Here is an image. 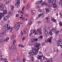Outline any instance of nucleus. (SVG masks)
Returning <instances> with one entry per match:
<instances>
[{
	"label": "nucleus",
	"mask_w": 62,
	"mask_h": 62,
	"mask_svg": "<svg viewBox=\"0 0 62 62\" xmlns=\"http://www.w3.org/2000/svg\"><path fill=\"white\" fill-rule=\"evenodd\" d=\"M41 44L40 43H39L37 42H35V44L34 46V48L32 47V49L31 50L30 52L31 53H33V54L34 55H36L37 54V53H38V50H39V49L40 48V46Z\"/></svg>",
	"instance_id": "obj_1"
},
{
	"label": "nucleus",
	"mask_w": 62,
	"mask_h": 62,
	"mask_svg": "<svg viewBox=\"0 0 62 62\" xmlns=\"http://www.w3.org/2000/svg\"><path fill=\"white\" fill-rule=\"evenodd\" d=\"M56 3V0H53V1L52 2V3L53 6V7L54 8H57V5L55 4Z\"/></svg>",
	"instance_id": "obj_2"
},
{
	"label": "nucleus",
	"mask_w": 62,
	"mask_h": 62,
	"mask_svg": "<svg viewBox=\"0 0 62 62\" xmlns=\"http://www.w3.org/2000/svg\"><path fill=\"white\" fill-rule=\"evenodd\" d=\"M20 25H17V24H15V26L14 27V28H15V30L16 31H18V30L20 28Z\"/></svg>",
	"instance_id": "obj_3"
},
{
	"label": "nucleus",
	"mask_w": 62,
	"mask_h": 62,
	"mask_svg": "<svg viewBox=\"0 0 62 62\" xmlns=\"http://www.w3.org/2000/svg\"><path fill=\"white\" fill-rule=\"evenodd\" d=\"M53 39V37H51L49 39H46L45 41V42H49V43L50 42H52V39Z\"/></svg>",
	"instance_id": "obj_4"
},
{
	"label": "nucleus",
	"mask_w": 62,
	"mask_h": 62,
	"mask_svg": "<svg viewBox=\"0 0 62 62\" xmlns=\"http://www.w3.org/2000/svg\"><path fill=\"white\" fill-rule=\"evenodd\" d=\"M6 33L5 32V31H2L0 33V37H3L4 35H6Z\"/></svg>",
	"instance_id": "obj_5"
},
{
	"label": "nucleus",
	"mask_w": 62,
	"mask_h": 62,
	"mask_svg": "<svg viewBox=\"0 0 62 62\" xmlns=\"http://www.w3.org/2000/svg\"><path fill=\"white\" fill-rule=\"evenodd\" d=\"M10 17V16L9 15H7L4 18V20H7L8 18Z\"/></svg>",
	"instance_id": "obj_6"
},
{
	"label": "nucleus",
	"mask_w": 62,
	"mask_h": 62,
	"mask_svg": "<svg viewBox=\"0 0 62 62\" xmlns=\"http://www.w3.org/2000/svg\"><path fill=\"white\" fill-rule=\"evenodd\" d=\"M42 0H41L40 1H37L35 3V5H39L40 4V3H42Z\"/></svg>",
	"instance_id": "obj_7"
},
{
	"label": "nucleus",
	"mask_w": 62,
	"mask_h": 62,
	"mask_svg": "<svg viewBox=\"0 0 62 62\" xmlns=\"http://www.w3.org/2000/svg\"><path fill=\"white\" fill-rule=\"evenodd\" d=\"M37 32H38V33H39V35H40L42 33V32H41V29H38L37 30Z\"/></svg>",
	"instance_id": "obj_8"
},
{
	"label": "nucleus",
	"mask_w": 62,
	"mask_h": 62,
	"mask_svg": "<svg viewBox=\"0 0 62 62\" xmlns=\"http://www.w3.org/2000/svg\"><path fill=\"white\" fill-rule=\"evenodd\" d=\"M9 40V37H7L6 39H4L3 40V41H5V42H7Z\"/></svg>",
	"instance_id": "obj_9"
},
{
	"label": "nucleus",
	"mask_w": 62,
	"mask_h": 62,
	"mask_svg": "<svg viewBox=\"0 0 62 62\" xmlns=\"http://www.w3.org/2000/svg\"><path fill=\"white\" fill-rule=\"evenodd\" d=\"M4 1H6V2H5V4L6 5L8 4V3H10V0H3Z\"/></svg>",
	"instance_id": "obj_10"
},
{
	"label": "nucleus",
	"mask_w": 62,
	"mask_h": 62,
	"mask_svg": "<svg viewBox=\"0 0 62 62\" xmlns=\"http://www.w3.org/2000/svg\"><path fill=\"white\" fill-rule=\"evenodd\" d=\"M44 16L43 14L42 13L39 14L38 16V18H39L40 17V16Z\"/></svg>",
	"instance_id": "obj_11"
},
{
	"label": "nucleus",
	"mask_w": 62,
	"mask_h": 62,
	"mask_svg": "<svg viewBox=\"0 0 62 62\" xmlns=\"http://www.w3.org/2000/svg\"><path fill=\"white\" fill-rule=\"evenodd\" d=\"M48 30L47 28V27H45L44 29V32H47L48 31Z\"/></svg>",
	"instance_id": "obj_12"
},
{
	"label": "nucleus",
	"mask_w": 62,
	"mask_h": 62,
	"mask_svg": "<svg viewBox=\"0 0 62 62\" xmlns=\"http://www.w3.org/2000/svg\"><path fill=\"white\" fill-rule=\"evenodd\" d=\"M23 11H24V7L22 8V10L21 11V13L23 15H24V12Z\"/></svg>",
	"instance_id": "obj_13"
},
{
	"label": "nucleus",
	"mask_w": 62,
	"mask_h": 62,
	"mask_svg": "<svg viewBox=\"0 0 62 62\" xmlns=\"http://www.w3.org/2000/svg\"><path fill=\"white\" fill-rule=\"evenodd\" d=\"M33 40L35 42H37V41H38V38H35V37H34L33 38Z\"/></svg>",
	"instance_id": "obj_14"
},
{
	"label": "nucleus",
	"mask_w": 62,
	"mask_h": 62,
	"mask_svg": "<svg viewBox=\"0 0 62 62\" xmlns=\"http://www.w3.org/2000/svg\"><path fill=\"white\" fill-rule=\"evenodd\" d=\"M48 31H45L44 32L46 36V37H48V36H49V33H48Z\"/></svg>",
	"instance_id": "obj_15"
},
{
	"label": "nucleus",
	"mask_w": 62,
	"mask_h": 62,
	"mask_svg": "<svg viewBox=\"0 0 62 62\" xmlns=\"http://www.w3.org/2000/svg\"><path fill=\"white\" fill-rule=\"evenodd\" d=\"M0 9L1 11H4V7L3 6V7H0Z\"/></svg>",
	"instance_id": "obj_16"
},
{
	"label": "nucleus",
	"mask_w": 62,
	"mask_h": 62,
	"mask_svg": "<svg viewBox=\"0 0 62 62\" xmlns=\"http://www.w3.org/2000/svg\"><path fill=\"white\" fill-rule=\"evenodd\" d=\"M15 5L16 6V7L17 8H19L20 7V5H19V3H15Z\"/></svg>",
	"instance_id": "obj_17"
},
{
	"label": "nucleus",
	"mask_w": 62,
	"mask_h": 62,
	"mask_svg": "<svg viewBox=\"0 0 62 62\" xmlns=\"http://www.w3.org/2000/svg\"><path fill=\"white\" fill-rule=\"evenodd\" d=\"M8 14L9 15H12L13 14V11L12 10H10V11L9 12Z\"/></svg>",
	"instance_id": "obj_18"
},
{
	"label": "nucleus",
	"mask_w": 62,
	"mask_h": 62,
	"mask_svg": "<svg viewBox=\"0 0 62 62\" xmlns=\"http://www.w3.org/2000/svg\"><path fill=\"white\" fill-rule=\"evenodd\" d=\"M45 9L46 11V12H49V11H50V9H48L47 8H45Z\"/></svg>",
	"instance_id": "obj_19"
},
{
	"label": "nucleus",
	"mask_w": 62,
	"mask_h": 62,
	"mask_svg": "<svg viewBox=\"0 0 62 62\" xmlns=\"http://www.w3.org/2000/svg\"><path fill=\"white\" fill-rule=\"evenodd\" d=\"M30 5L29 4H28V5H27L26 7V8L27 9H28L29 8H30Z\"/></svg>",
	"instance_id": "obj_20"
},
{
	"label": "nucleus",
	"mask_w": 62,
	"mask_h": 62,
	"mask_svg": "<svg viewBox=\"0 0 62 62\" xmlns=\"http://www.w3.org/2000/svg\"><path fill=\"white\" fill-rule=\"evenodd\" d=\"M51 20L52 21L54 22H56V20L54 19V18L53 17H52L51 18Z\"/></svg>",
	"instance_id": "obj_21"
},
{
	"label": "nucleus",
	"mask_w": 62,
	"mask_h": 62,
	"mask_svg": "<svg viewBox=\"0 0 62 62\" xmlns=\"http://www.w3.org/2000/svg\"><path fill=\"white\" fill-rule=\"evenodd\" d=\"M17 62H20V57H17Z\"/></svg>",
	"instance_id": "obj_22"
},
{
	"label": "nucleus",
	"mask_w": 62,
	"mask_h": 62,
	"mask_svg": "<svg viewBox=\"0 0 62 62\" xmlns=\"http://www.w3.org/2000/svg\"><path fill=\"white\" fill-rule=\"evenodd\" d=\"M10 8H11V9L12 10H13V8H14V6L13 5H11L10 7Z\"/></svg>",
	"instance_id": "obj_23"
},
{
	"label": "nucleus",
	"mask_w": 62,
	"mask_h": 62,
	"mask_svg": "<svg viewBox=\"0 0 62 62\" xmlns=\"http://www.w3.org/2000/svg\"><path fill=\"white\" fill-rule=\"evenodd\" d=\"M32 22L31 21H30V22H29L28 24V25H31V24H32Z\"/></svg>",
	"instance_id": "obj_24"
},
{
	"label": "nucleus",
	"mask_w": 62,
	"mask_h": 62,
	"mask_svg": "<svg viewBox=\"0 0 62 62\" xmlns=\"http://www.w3.org/2000/svg\"><path fill=\"white\" fill-rule=\"evenodd\" d=\"M35 32V30H31V32L32 33H34Z\"/></svg>",
	"instance_id": "obj_25"
},
{
	"label": "nucleus",
	"mask_w": 62,
	"mask_h": 62,
	"mask_svg": "<svg viewBox=\"0 0 62 62\" xmlns=\"http://www.w3.org/2000/svg\"><path fill=\"white\" fill-rule=\"evenodd\" d=\"M58 41L61 44H62V39H61L60 40H58Z\"/></svg>",
	"instance_id": "obj_26"
},
{
	"label": "nucleus",
	"mask_w": 62,
	"mask_h": 62,
	"mask_svg": "<svg viewBox=\"0 0 62 62\" xmlns=\"http://www.w3.org/2000/svg\"><path fill=\"white\" fill-rule=\"evenodd\" d=\"M7 11L5 10L3 12V14H7Z\"/></svg>",
	"instance_id": "obj_27"
},
{
	"label": "nucleus",
	"mask_w": 62,
	"mask_h": 62,
	"mask_svg": "<svg viewBox=\"0 0 62 62\" xmlns=\"http://www.w3.org/2000/svg\"><path fill=\"white\" fill-rule=\"evenodd\" d=\"M19 47H22V48H23L24 47V46L23 45H18Z\"/></svg>",
	"instance_id": "obj_28"
},
{
	"label": "nucleus",
	"mask_w": 62,
	"mask_h": 62,
	"mask_svg": "<svg viewBox=\"0 0 62 62\" xmlns=\"http://www.w3.org/2000/svg\"><path fill=\"white\" fill-rule=\"evenodd\" d=\"M17 23L19 24H22V23H23V22L22 21H20L17 22Z\"/></svg>",
	"instance_id": "obj_29"
},
{
	"label": "nucleus",
	"mask_w": 62,
	"mask_h": 62,
	"mask_svg": "<svg viewBox=\"0 0 62 62\" xmlns=\"http://www.w3.org/2000/svg\"><path fill=\"white\" fill-rule=\"evenodd\" d=\"M4 7V6H3V4H2V3L0 2V7Z\"/></svg>",
	"instance_id": "obj_30"
},
{
	"label": "nucleus",
	"mask_w": 62,
	"mask_h": 62,
	"mask_svg": "<svg viewBox=\"0 0 62 62\" xmlns=\"http://www.w3.org/2000/svg\"><path fill=\"white\" fill-rule=\"evenodd\" d=\"M15 43H16V41L15 40H14L13 42V43L14 46H15Z\"/></svg>",
	"instance_id": "obj_31"
},
{
	"label": "nucleus",
	"mask_w": 62,
	"mask_h": 62,
	"mask_svg": "<svg viewBox=\"0 0 62 62\" xmlns=\"http://www.w3.org/2000/svg\"><path fill=\"white\" fill-rule=\"evenodd\" d=\"M20 3V0H17L16 2V4Z\"/></svg>",
	"instance_id": "obj_32"
},
{
	"label": "nucleus",
	"mask_w": 62,
	"mask_h": 62,
	"mask_svg": "<svg viewBox=\"0 0 62 62\" xmlns=\"http://www.w3.org/2000/svg\"><path fill=\"white\" fill-rule=\"evenodd\" d=\"M3 15H4L3 13H0V17H2L3 16Z\"/></svg>",
	"instance_id": "obj_33"
},
{
	"label": "nucleus",
	"mask_w": 62,
	"mask_h": 62,
	"mask_svg": "<svg viewBox=\"0 0 62 62\" xmlns=\"http://www.w3.org/2000/svg\"><path fill=\"white\" fill-rule=\"evenodd\" d=\"M3 30H4L3 31H8L7 29V28H3Z\"/></svg>",
	"instance_id": "obj_34"
},
{
	"label": "nucleus",
	"mask_w": 62,
	"mask_h": 62,
	"mask_svg": "<svg viewBox=\"0 0 62 62\" xmlns=\"http://www.w3.org/2000/svg\"><path fill=\"white\" fill-rule=\"evenodd\" d=\"M62 3V0H60L59 2V5H61Z\"/></svg>",
	"instance_id": "obj_35"
},
{
	"label": "nucleus",
	"mask_w": 62,
	"mask_h": 62,
	"mask_svg": "<svg viewBox=\"0 0 62 62\" xmlns=\"http://www.w3.org/2000/svg\"><path fill=\"white\" fill-rule=\"evenodd\" d=\"M7 30H9L10 29V26H9L8 27H7Z\"/></svg>",
	"instance_id": "obj_36"
},
{
	"label": "nucleus",
	"mask_w": 62,
	"mask_h": 62,
	"mask_svg": "<svg viewBox=\"0 0 62 62\" xmlns=\"http://www.w3.org/2000/svg\"><path fill=\"white\" fill-rule=\"evenodd\" d=\"M52 32H53V31H50L49 33V34L51 36L53 35V33H52Z\"/></svg>",
	"instance_id": "obj_37"
},
{
	"label": "nucleus",
	"mask_w": 62,
	"mask_h": 62,
	"mask_svg": "<svg viewBox=\"0 0 62 62\" xmlns=\"http://www.w3.org/2000/svg\"><path fill=\"white\" fill-rule=\"evenodd\" d=\"M34 39H31V42L32 44H33V42H34Z\"/></svg>",
	"instance_id": "obj_38"
},
{
	"label": "nucleus",
	"mask_w": 62,
	"mask_h": 62,
	"mask_svg": "<svg viewBox=\"0 0 62 62\" xmlns=\"http://www.w3.org/2000/svg\"><path fill=\"white\" fill-rule=\"evenodd\" d=\"M49 62H53V60L52 59V58L50 57L49 59Z\"/></svg>",
	"instance_id": "obj_39"
},
{
	"label": "nucleus",
	"mask_w": 62,
	"mask_h": 62,
	"mask_svg": "<svg viewBox=\"0 0 62 62\" xmlns=\"http://www.w3.org/2000/svg\"><path fill=\"white\" fill-rule=\"evenodd\" d=\"M31 61H32L33 62H34V57H32L31 58Z\"/></svg>",
	"instance_id": "obj_40"
},
{
	"label": "nucleus",
	"mask_w": 62,
	"mask_h": 62,
	"mask_svg": "<svg viewBox=\"0 0 62 62\" xmlns=\"http://www.w3.org/2000/svg\"><path fill=\"white\" fill-rule=\"evenodd\" d=\"M21 20H23V21H24L25 20V18H24V17H23L22 18Z\"/></svg>",
	"instance_id": "obj_41"
},
{
	"label": "nucleus",
	"mask_w": 62,
	"mask_h": 62,
	"mask_svg": "<svg viewBox=\"0 0 62 62\" xmlns=\"http://www.w3.org/2000/svg\"><path fill=\"white\" fill-rule=\"evenodd\" d=\"M59 24V25H60V26H62V22H60Z\"/></svg>",
	"instance_id": "obj_42"
},
{
	"label": "nucleus",
	"mask_w": 62,
	"mask_h": 62,
	"mask_svg": "<svg viewBox=\"0 0 62 62\" xmlns=\"http://www.w3.org/2000/svg\"><path fill=\"white\" fill-rule=\"evenodd\" d=\"M7 61V59L6 58H4L3 59V61L4 62H6V61Z\"/></svg>",
	"instance_id": "obj_43"
},
{
	"label": "nucleus",
	"mask_w": 62,
	"mask_h": 62,
	"mask_svg": "<svg viewBox=\"0 0 62 62\" xmlns=\"http://www.w3.org/2000/svg\"><path fill=\"white\" fill-rule=\"evenodd\" d=\"M20 33L21 36H22L23 35V31H21L20 32Z\"/></svg>",
	"instance_id": "obj_44"
},
{
	"label": "nucleus",
	"mask_w": 62,
	"mask_h": 62,
	"mask_svg": "<svg viewBox=\"0 0 62 62\" xmlns=\"http://www.w3.org/2000/svg\"><path fill=\"white\" fill-rule=\"evenodd\" d=\"M56 31V28H55L54 29V33H55Z\"/></svg>",
	"instance_id": "obj_45"
},
{
	"label": "nucleus",
	"mask_w": 62,
	"mask_h": 62,
	"mask_svg": "<svg viewBox=\"0 0 62 62\" xmlns=\"http://www.w3.org/2000/svg\"><path fill=\"white\" fill-rule=\"evenodd\" d=\"M38 58L39 59H40L41 58V57L40 56H39L38 57Z\"/></svg>",
	"instance_id": "obj_46"
},
{
	"label": "nucleus",
	"mask_w": 62,
	"mask_h": 62,
	"mask_svg": "<svg viewBox=\"0 0 62 62\" xmlns=\"http://www.w3.org/2000/svg\"><path fill=\"white\" fill-rule=\"evenodd\" d=\"M23 34H24V35H25V34H26V32H25V31H23Z\"/></svg>",
	"instance_id": "obj_47"
},
{
	"label": "nucleus",
	"mask_w": 62,
	"mask_h": 62,
	"mask_svg": "<svg viewBox=\"0 0 62 62\" xmlns=\"http://www.w3.org/2000/svg\"><path fill=\"white\" fill-rule=\"evenodd\" d=\"M13 29V27H12L10 29V32H12V30Z\"/></svg>",
	"instance_id": "obj_48"
},
{
	"label": "nucleus",
	"mask_w": 62,
	"mask_h": 62,
	"mask_svg": "<svg viewBox=\"0 0 62 62\" xmlns=\"http://www.w3.org/2000/svg\"><path fill=\"white\" fill-rule=\"evenodd\" d=\"M39 37L41 39H43V36L42 35H41L39 36Z\"/></svg>",
	"instance_id": "obj_49"
},
{
	"label": "nucleus",
	"mask_w": 62,
	"mask_h": 62,
	"mask_svg": "<svg viewBox=\"0 0 62 62\" xmlns=\"http://www.w3.org/2000/svg\"><path fill=\"white\" fill-rule=\"evenodd\" d=\"M38 32H37V31H35V35H38Z\"/></svg>",
	"instance_id": "obj_50"
},
{
	"label": "nucleus",
	"mask_w": 62,
	"mask_h": 62,
	"mask_svg": "<svg viewBox=\"0 0 62 62\" xmlns=\"http://www.w3.org/2000/svg\"><path fill=\"white\" fill-rule=\"evenodd\" d=\"M41 6H43L44 5V2L42 3V4H41Z\"/></svg>",
	"instance_id": "obj_51"
},
{
	"label": "nucleus",
	"mask_w": 62,
	"mask_h": 62,
	"mask_svg": "<svg viewBox=\"0 0 62 62\" xmlns=\"http://www.w3.org/2000/svg\"><path fill=\"white\" fill-rule=\"evenodd\" d=\"M24 39H25V37H24L22 39V40L23 41L24 40Z\"/></svg>",
	"instance_id": "obj_52"
},
{
	"label": "nucleus",
	"mask_w": 62,
	"mask_h": 62,
	"mask_svg": "<svg viewBox=\"0 0 62 62\" xmlns=\"http://www.w3.org/2000/svg\"><path fill=\"white\" fill-rule=\"evenodd\" d=\"M23 62H25V59L24 58H23Z\"/></svg>",
	"instance_id": "obj_53"
},
{
	"label": "nucleus",
	"mask_w": 62,
	"mask_h": 62,
	"mask_svg": "<svg viewBox=\"0 0 62 62\" xmlns=\"http://www.w3.org/2000/svg\"><path fill=\"white\" fill-rule=\"evenodd\" d=\"M25 15L26 16V17H28V15L27 14H25Z\"/></svg>",
	"instance_id": "obj_54"
},
{
	"label": "nucleus",
	"mask_w": 62,
	"mask_h": 62,
	"mask_svg": "<svg viewBox=\"0 0 62 62\" xmlns=\"http://www.w3.org/2000/svg\"><path fill=\"white\" fill-rule=\"evenodd\" d=\"M45 19H46V20H49V17H46L45 18Z\"/></svg>",
	"instance_id": "obj_55"
},
{
	"label": "nucleus",
	"mask_w": 62,
	"mask_h": 62,
	"mask_svg": "<svg viewBox=\"0 0 62 62\" xmlns=\"http://www.w3.org/2000/svg\"><path fill=\"white\" fill-rule=\"evenodd\" d=\"M59 31H58L57 32H56V34H58V33H59Z\"/></svg>",
	"instance_id": "obj_56"
},
{
	"label": "nucleus",
	"mask_w": 62,
	"mask_h": 62,
	"mask_svg": "<svg viewBox=\"0 0 62 62\" xmlns=\"http://www.w3.org/2000/svg\"><path fill=\"white\" fill-rule=\"evenodd\" d=\"M39 12H42V11H41V9H40L39 10Z\"/></svg>",
	"instance_id": "obj_57"
},
{
	"label": "nucleus",
	"mask_w": 62,
	"mask_h": 62,
	"mask_svg": "<svg viewBox=\"0 0 62 62\" xmlns=\"http://www.w3.org/2000/svg\"><path fill=\"white\" fill-rule=\"evenodd\" d=\"M57 46H60V44H59V43H58L57 44Z\"/></svg>",
	"instance_id": "obj_58"
},
{
	"label": "nucleus",
	"mask_w": 62,
	"mask_h": 62,
	"mask_svg": "<svg viewBox=\"0 0 62 62\" xmlns=\"http://www.w3.org/2000/svg\"><path fill=\"white\" fill-rule=\"evenodd\" d=\"M53 30H54V28H52L51 30L50 31L51 32H53Z\"/></svg>",
	"instance_id": "obj_59"
},
{
	"label": "nucleus",
	"mask_w": 62,
	"mask_h": 62,
	"mask_svg": "<svg viewBox=\"0 0 62 62\" xmlns=\"http://www.w3.org/2000/svg\"><path fill=\"white\" fill-rule=\"evenodd\" d=\"M32 35V32H31L29 35V36H31Z\"/></svg>",
	"instance_id": "obj_60"
},
{
	"label": "nucleus",
	"mask_w": 62,
	"mask_h": 62,
	"mask_svg": "<svg viewBox=\"0 0 62 62\" xmlns=\"http://www.w3.org/2000/svg\"><path fill=\"white\" fill-rule=\"evenodd\" d=\"M44 5H46V6H47V3L44 2Z\"/></svg>",
	"instance_id": "obj_61"
},
{
	"label": "nucleus",
	"mask_w": 62,
	"mask_h": 62,
	"mask_svg": "<svg viewBox=\"0 0 62 62\" xmlns=\"http://www.w3.org/2000/svg\"><path fill=\"white\" fill-rule=\"evenodd\" d=\"M48 2H49V3H50V2H51V0H48Z\"/></svg>",
	"instance_id": "obj_62"
},
{
	"label": "nucleus",
	"mask_w": 62,
	"mask_h": 62,
	"mask_svg": "<svg viewBox=\"0 0 62 62\" xmlns=\"http://www.w3.org/2000/svg\"><path fill=\"white\" fill-rule=\"evenodd\" d=\"M33 19V17H31L30 18V20H31Z\"/></svg>",
	"instance_id": "obj_63"
},
{
	"label": "nucleus",
	"mask_w": 62,
	"mask_h": 62,
	"mask_svg": "<svg viewBox=\"0 0 62 62\" xmlns=\"http://www.w3.org/2000/svg\"><path fill=\"white\" fill-rule=\"evenodd\" d=\"M3 41V40L2 39H0V42H2Z\"/></svg>",
	"instance_id": "obj_64"
}]
</instances>
